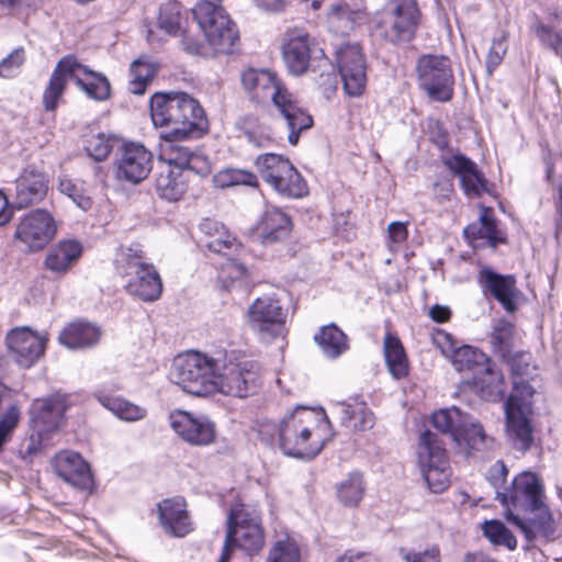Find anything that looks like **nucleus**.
<instances>
[{"mask_svg":"<svg viewBox=\"0 0 562 562\" xmlns=\"http://www.w3.org/2000/svg\"><path fill=\"white\" fill-rule=\"evenodd\" d=\"M292 231L290 216L281 209L268 206L254 227L255 237L263 245L285 239Z\"/></svg>","mask_w":562,"mask_h":562,"instance_id":"nucleus-26","label":"nucleus"},{"mask_svg":"<svg viewBox=\"0 0 562 562\" xmlns=\"http://www.w3.org/2000/svg\"><path fill=\"white\" fill-rule=\"evenodd\" d=\"M506 52V38L504 36L501 38H494L486 57V67L490 72L499 66Z\"/></svg>","mask_w":562,"mask_h":562,"instance_id":"nucleus-59","label":"nucleus"},{"mask_svg":"<svg viewBox=\"0 0 562 562\" xmlns=\"http://www.w3.org/2000/svg\"><path fill=\"white\" fill-rule=\"evenodd\" d=\"M374 425V415L373 413L366 406L364 403H358V413L353 423L351 424L352 430H368L371 429Z\"/></svg>","mask_w":562,"mask_h":562,"instance_id":"nucleus-61","label":"nucleus"},{"mask_svg":"<svg viewBox=\"0 0 562 562\" xmlns=\"http://www.w3.org/2000/svg\"><path fill=\"white\" fill-rule=\"evenodd\" d=\"M57 225L45 210L37 209L27 213L18 224L14 238L21 241L29 251H36L46 246L55 236Z\"/></svg>","mask_w":562,"mask_h":562,"instance_id":"nucleus-17","label":"nucleus"},{"mask_svg":"<svg viewBox=\"0 0 562 562\" xmlns=\"http://www.w3.org/2000/svg\"><path fill=\"white\" fill-rule=\"evenodd\" d=\"M200 228L210 236L205 245L213 252L226 254L227 249H232L236 245V238L232 237L225 227L215 221L204 220Z\"/></svg>","mask_w":562,"mask_h":562,"instance_id":"nucleus-44","label":"nucleus"},{"mask_svg":"<svg viewBox=\"0 0 562 562\" xmlns=\"http://www.w3.org/2000/svg\"><path fill=\"white\" fill-rule=\"evenodd\" d=\"M101 404L112 412L117 418L125 422H136L143 419L146 409L123 397L103 396L100 397Z\"/></svg>","mask_w":562,"mask_h":562,"instance_id":"nucleus-47","label":"nucleus"},{"mask_svg":"<svg viewBox=\"0 0 562 562\" xmlns=\"http://www.w3.org/2000/svg\"><path fill=\"white\" fill-rule=\"evenodd\" d=\"M81 244L77 240H61L52 247L45 258V268L53 273L64 274L80 258Z\"/></svg>","mask_w":562,"mask_h":562,"instance_id":"nucleus-34","label":"nucleus"},{"mask_svg":"<svg viewBox=\"0 0 562 562\" xmlns=\"http://www.w3.org/2000/svg\"><path fill=\"white\" fill-rule=\"evenodd\" d=\"M434 342L452 362L457 371L471 372L472 378L490 360L484 352L476 348L468 345L459 346L452 335L443 330H439L435 335Z\"/></svg>","mask_w":562,"mask_h":562,"instance_id":"nucleus-19","label":"nucleus"},{"mask_svg":"<svg viewBox=\"0 0 562 562\" xmlns=\"http://www.w3.org/2000/svg\"><path fill=\"white\" fill-rule=\"evenodd\" d=\"M467 414L456 406L439 409L432 415V425L442 435L449 436L452 441L460 439V431L464 427Z\"/></svg>","mask_w":562,"mask_h":562,"instance_id":"nucleus-39","label":"nucleus"},{"mask_svg":"<svg viewBox=\"0 0 562 562\" xmlns=\"http://www.w3.org/2000/svg\"><path fill=\"white\" fill-rule=\"evenodd\" d=\"M464 427L461 429L460 439L454 442L464 450H479L484 446L485 432L483 427L474 422L472 417L467 415L464 419Z\"/></svg>","mask_w":562,"mask_h":562,"instance_id":"nucleus-49","label":"nucleus"},{"mask_svg":"<svg viewBox=\"0 0 562 562\" xmlns=\"http://www.w3.org/2000/svg\"><path fill=\"white\" fill-rule=\"evenodd\" d=\"M245 136L248 143L256 148H268L276 142L272 131L263 125H256L251 128H246Z\"/></svg>","mask_w":562,"mask_h":562,"instance_id":"nucleus-55","label":"nucleus"},{"mask_svg":"<svg viewBox=\"0 0 562 562\" xmlns=\"http://www.w3.org/2000/svg\"><path fill=\"white\" fill-rule=\"evenodd\" d=\"M474 386L481 396L487 401H497L503 392V375L495 369V364L488 360L472 378Z\"/></svg>","mask_w":562,"mask_h":562,"instance_id":"nucleus-35","label":"nucleus"},{"mask_svg":"<svg viewBox=\"0 0 562 562\" xmlns=\"http://www.w3.org/2000/svg\"><path fill=\"white\" fill-rule=\"evenodd\" d=\"M265 543L259 515L237 504L231 508L221 557L217 562H228L232 552L240 549L249 555L258 553Z\"/></svg>","mask_w":562,"mask_h":562,"instance_id":"nucleus-8","label":"nucleus"},{"mask_svg":"<svg viewBox=\"0 0 562 562\" xmlns=\"http://www.w3.org/2000/svg\"><path fill=\"white\" fill-rule=\"evenodd\" d=\"M48 190L46 175L34 166H27L15 180L14 204L18 209L27 207L44 199Z\"/></svg>","mask_w":562,"mask_h":562,"instance_id":"nucleus-25","label":"nucleus"},{"mask_svg":"<svg viewBox=\"0 0 562 562\" xmlns=\"http://www.w3.org/2000/svg\"><path fill=\"white\" fill-rule=\"evenodd\" d=\"M468 243L480 248L490 246L496 248L497 245L506 243V238L499 232L496 221L487 209H484L477 221L469 224L463 231Z\"/></svg>","mask_w":562,"mask_h":562,"instance_id":"nucleus-30","label":"nucleus"},{"mask_svg":"<svg viewBox=\"0 0 562 562\" xmlns=\"http://www.w3.org/2000/svg\"><path fill=\"white\" fill-rule=\"evenodd\" d=\"M192 14L215 52L234 53L239 41V32L221 5L211 1H201L193 8Z\"/></svg>","mask_w":562,"mask_h":562,"instance_id":"nucleus-11","label":"nucleus"},{"mask_svg":"<svg viewBox=\"0 0 562 562\" xmlns=\"http://www.w3.org/2000/svg\"><path fill=\"white\" fill-rule=\"evenodd\" d=\"M155 127H167L166 140H183L202 136L207 130V119L199 101L186 92H156L149 102Z\"/></svg>","mask_w":562,"mask_h":562,"instance_id":"nucleus-2","label":"nucleus"},{"mask_svg":"<svg viewBox=\"0 0 562 562\" xmlns=\"http://www.w3.org/2000/svg\"><path fill=\"white\" fill-rule=\"evenodd\" d=\"M254 164L261 179L271 188L292 165L286 157L274 153L259 155Z\"/></svg>","mask_w":562,"mask_h":562,"instance_id":"nucleus-38","label":"nucleus"},{"mask_svg":"<svg viewBox=\"0 0 562 562\" xmlns=\"http://www.w3.org/2000/svg\"><path fill=\"white\" fill-rule=\"evenodd\" d=\"M404 559L406 562H440V551L431 547L423 552H407Z\"/></svg>","mask_w":562,"mask_h":562,"instance_id":"nucleus-62","label":"nucleus"},{"mask_svg":"<svg viewBox=\"0 0 562 562\" xmlns=\"http://www.w3.org/2000/svg\"><path fill=\"white\" fill-rule=\"evenodd\" d=\"M366 491L362 474L353 472L337 485V497L348 507H356L363 497Z\"/></svg>","mask_w":562,"mask_h":562,"instance_id":"nucleus-45","label":"nucleus"},{"mask_svg":"<svg viewBox=\"0 0 562 562\" xmlns=\"http://www.w3.org/2000/svg\"><path fill=\"white\" fill-rule=\"evenodd\" d=\"M21 418V411L16 404L10 405L0 417V452L4 445L11 439Z\"/></svg>","mask_w":562,"mask_h":562,"instance_id":"nucleus-52","label":"nucleus"},{"mask_svg":"<svg viewBox=\"0 0 562 562\" xmlns=\"http://www.w3.org/2000/svg\"><path fill=\"white\" fill-rule=\"evenodd\" d=\"M530 414L531 412L505 411L507 439L516 450L521 452H526L533 441Z\"/></svg>","mask_w":562,"mask_h":562,"instance_id":"nucleus-32","label":"nucleus"},{"mask_svg":"<svg viewBox=\"0 0 562 562\" xmlns=\"http://www.w3.org/2000/svg\"><path fill=\"white\" fill-rule=\"evenodd\" d=\"M384 358L391 375L401 380L408 374V361L401 340L387 333L384 337Z\"/></svg>","mask_w":562,"mask_h":562,"instance_id":"nucleus-37","label":"nucleus"},{"mask_svg":"<svg viewBox=\"0 0 562 562\" xmlns=\"http://www.w3.org/2000/svg\"><path fill=\"white\" fill-rule=\"evenodd\" d=\"M216 393L245 398L260 387V367L257 362L240 358L235 351L222 350Z\"/></svg>","mask_w":562,"mask_h":562,"instance_id":"nucleus-10","label":"nucleus"},{"mask_svg":"<svg viewBox=\"0 0 562 562\" xmlns=\"http://www.w3.org/2000/svg\"><path fill=\"white\" fill-rule=\"evenodd\" d=\"M55 473L65 482L79 490H90L93 477L88 462L75 451L57 453L53 460Z\"/></svg>","mask_w":562,"mask_h":562,"instance_id":"nucleus-24","label":"nucleus"},{"mask_svg":"<svg viewBox=\"0 0 562 562\" xmlns=\"http://www.w3.org/2000/svg\"><path fill=\"white\" fill-rule=\"evenodd\" d=\"M315 46L314 40L303 31L294 30L286 34L282 59L291 75L301 76L307 71Z\"/></svg>","mask_w":562,"mask_h":562,"instance_id":"nucleus-23","label":"nucleus"},{"mask_svg":"<svg viewBox=\"0 0 562 562\" xmlns=\"http://www.w3.org/2000/svg\"><path fill=\"white\" fill-rule=\"evenodd\" d=\"M336 56L346 93L350 97L361 95L367 83V65L361 47L347 43L338 48Z\"/></svg>","mask_w":562,"mask_h":562,"instance_id":"nucleus-16","label":"nucleus"},{"mask_svg":"<svg viewBox=\"0 0 562 562\" xmlns=\"http://www.w3.org/2000/svg\"><path fill=\"white\" fill-rule=\"evenodd\" d=\"M25 60L24 49L16 48L0 60V77H14Z\"/></svg>","mask_w":562,"mask_h":562,"instance_id":"nucleus-57","label":"nucleus"},{"mask_svg":"<svg viewBox=\"0 0 562 562\" xmlns=\"http://www.w3.org/2000/svg\"><path fill=\"white\" fill-rule=\"evenodd\" d=\"M389 238L393 244L401 245L408 237V229L406 223L392 222L387 226Z\"/></svg>","mask_w":562,"mask_h":562,"instance_id":"nucleus-64","label":"nucleus"},{"mask_svg":"<svg viewBox=\"0 0 562 562\" xmlns=\"http://www.w3.org/2000/svg\"><path fill=\"white\" fill-rule=\"evenodd\" d=\"M535 378H513V391L504 403L505 411L532 412V397L536 389L530 384Z\"/></svg>","mask_w":562,"mask_h":562,"instance_id":"nucleus-40","label":"nucleus"},{"mask_svg":"<svg viewBox=\"0 0 562 562\" xmlns=\"http://www.w3.org/2000/svg\"><path fill=\"white\" fill-rule=\"evenodd\" d=\"M241 83L252 100L257 102L272 101L289 131L288 142L292 146H296L300 134L313 126V117L280 83L277 75L268 69L251 68L243 72Z\"/></svg>","mask_w":562,"mask_h":562,"instance_id":"nucleus-3","label":"nucleus"},{"mask_svg":"<svg viewBox=\"0 0 562 562\" xmlns=\"http://www.w3.org/2000/svg\"><path fill=\"white\" fill-rule=\"evenodd\" d=\"M508 470L497 461L488 471V481L495 490V499L505 508L506 519L517 527L528 542L538 536L549 538L555 531L552 514L546 503L541 480L532 472H522L505 486Z\"/></svg>","mask_w":562,"mask_h":562,"instance_id":"nucleus-1","label":"nucleus"},{"mask_svg":"<svg viewBox=\"0 0 562 562\" xmlns=\"http://www.w3.org/2000/svg\"><path fill=\"white\" fill-rule=\"evenodd\" d=\"M416 69L419 86L431 100L448 102L452 99L454 77L449 57L423 55L417 60Z\"/></svg>","mask_w":562,"mask_h":562,"instance_id":"nucleus-13","label":"nucleus"},{"mask_svg":"<svg viewBox=\"0 0 562 562\" xmlns=\"http://www.w3.org/2000/svg\"><path fill=\"white\" fill-rule=\"evenodd\" d=\"M221 357L222 350H189L181 353L173 360L171 380L191 395H213L216 393Z\"/></svg>","mask_w":562,"mask_h":562,"instance_id":"nucleus-6","label":"nucleus"},{"mask_svg":"<svg viewBox=\"0 0 562 562\" xmlns=\"http://www.w3.org/2000/svg\"><path fill=\"white\" fill-rule=\"evenodd\" d=\"M325 357L336 359L348 350V338L335 324L323 326L314 336Z\"/></svg>","mask_w":562,"mask_h":562,"instance_id":"nucleus-36","label":"nucleus"},{"mask_svg":"<svg viewBox=\"0 0 562 562\" xmlns=\"http://www.w3.org/2000/svg\"><path fill=\"white\" fill-rule=\"evenodd\" d=\"M420 20L416 0H387L376 16L375 30L385 42L401 45L415 38Z\"/></svg>","mask_w":562,"mask_h":562,"instance_id":"nucleus-9","label":"nucleus"},{"mask_svg":"<svg viewBox=\"0 0 562 562\" xmlns=\"http://www.w3.org/2000/svg\"><path fill=\"white\" fill-rule=\"evenodd\" d=\"M58 188L61 193L68 195L81 210L87 211L91 207L92 202L90 198L79 193L77 187L70 180H60Z\"/></svg>","mask_w":562,"mask_h":562,"instance_id":"nucleus-58","label":"nucleus"},{"mask_svg":"<svg viewBox=\"0 0 562 562\" xmlns=\"http://www.w3.org/2000/svg\"><path fill=\"white\" fill-rule=\"evenodd\" d=\"M101 337V330L89 322L68 324L58 336L59 342L68 349L78 350L95 346Z\"/></svg>","mask_w":562,"mask_h":562,"instance_id":"nucleus-31","label":"nucleus"},{"mask_svg":"<svg viewBox=\"0 0 562 562\" xmlns=\"http://www.w3.org/2000/svg\"><path fill=\"white\" fill-rule=\"evenodd\" d=\"M272 190L288 199H300L307 194V186L301 173L291 165L272 186Z\"/></svg>","mask_w":562,"mask_h":562,"instance_id":"nucleus-42","label":"nucleus"},{"mask_svg":"<svg viewBox=\"0 0 562 562\" xmlns=\"http://www.w3.org/2000/svg\"><path fill=\"white\" fill-rule=\"evenodd\" d=\"M69 79L74 80L90 99L104 101L110 97V82L103 75L80 64L76 56L67 55L56 64L44 90L45 110L54 111L57 108Z\"/></svg>","mask_w":562,"mask_h":562,"instance_id":"nucleus-4","label":"nucleus"},{"mask_svg":"<svg viewBox=\"0 0 562 562\" xmlns=\"http://www.w3.org/2000/svg\"><path fill=\"white\" fill-rule=\"evenodd\" d=\"M187 14L178 1H168L160 7L158 25L166 33L178 36L184 33Z\"/></svg>","mask_w":562,"mask_h":562,"instance_id":"nucleus-41","label":"nucleus"},{"mask_svg":"<svg viewBox=\"0 0 562 562\" xmlns=\"http://www.w3.org/2000/svg\"><path fill=\"white\" fill-rule=\"evenodd\" d=\"M515 327L512 323L501 319L495 325L492 333V341L502 352H507L514 342Z\"/></svg>","mask_w":562,"mask_h":562,"instance_id":"nucleus-53","label":"nucleus"},{"mask_svg":"<svg viewBox=\"0 0 562 562\" xmlns=\"http://www.w3.org/2000/svg\"><path fill=\"white\" fill-rule=\"evenodd\" d=\"M358 403L359 402L356 400L353 405L346 402L337 403L335 405V408L340 415L342 425L348 428H351V424L358 413Z\"/></svg>","mask_w":562,"mask_h":562,"instance_id":"nucleus-63","label":"nucleus"},{"mask_svg":"<svg viewBox=\"0 0 562 562\" xmlns=\"http://www.w3.org/2000/svg\"><path fill=\"white\" fill-rule=\"evenodd\" d=\"M213 183L216 188H229L245 186L258 188L259 181L256 173L240 168H223L213 176Z\"/></svg>","mask_w":562,"mask_h":562,"instance_id":"nucleus-43","label":"nucleus"},{"mask_svg":"<svg viewBox=\"0 0 562 562\" xmlns=\"http://www.w3.org/2000/svg\"><path fill=\"white\" fill-rule=\"evenodd\" d=\"M153 169V154L139 143H123L114 160L115 178L132 184L145 180Z\"/></svg>","mask_w":562,"mask_h":562,"instance_id":"nucleus-15","label":"nucleus"},{"mask_svg":"<svg viewBox=\"0 0 562 562\" xmlns=\"http://www.w3.org/2000/svg\"><path fill=\"white\" fill-rule=\"evenodd\" d=\"M114 266L116 272L125 279L124 289L128 294L144 302H154L160 297L162 281L139 245L121 247L115 255Z\"/></svg>","mask_w":562,"mask_h":562,"instance_id":"nucleus-7","label":"nucleus"},{"mask_svg":"<svg viewBox=\"0 0 562 562\" xmlns=\"http://www.w3.org/2000/svg\"><path fill=\"white\" fill-rule=\"evenodd\" d=\"M484 536L496 546H504L509 550L517 547L515 536L498 520L485 521L482 526Z\"/></svg>","mask_w":562,"mask_h":562,"instance_id":"nucleus-50","label":"nucleus"},{"mask_svg":"<svg viewBox=\"0 0 562 562\" xmlns=\"http://www.w3.org/2000/svg\"><path fill=\"white\" fill-rule=\"evenodd\" d=\"M477 282L483 294L494 297L506 312L514 313L517 310V301L521 293L515 276L501 274L484 267L479 271Z\"/></svg>","mask_w":562,"mask_h":562,"instance_id":"nucleus-20","label":"nucleus"},{"mask_svg":"<svg viewBox=\"0 0 562 562\" xmlns=\"http://www.w3.org/2000/svg\"><path fill=\"white\" fill-rule=\"evenodd\" d=\"M441 162L451 175L459 178L467 196L477 198L487 191V180L477 165L461 153L445 154Z\"/></svg>","mask_w":562,"mask_h":562,"instance_id":"nucleus-21","label":"nucleus"},{"mask_svg":"<svg viewBox=\"0 0 562 562\" xmlns=\"http://www.w3.org/2000/svg\"><path fill=\"white\" fill-rule=\"evenodd\" d=\"M536 34L540 42L550 49L558 52L562 48V36L552 27L540 24L536 29Z\"/></svg>","mask_w":562,"mask_h":562,"instance_id":"nucleus-60","label":"nucleus"},{"mask_svg":"<svg viewBox=\"0 0 562 562\" xmlns=\"http://www.w3.org/2000/svg\"><path fill=\"white\" fill-rule=\"evenodd\" d=\"M247 277V268L236 260H228L220 272V278L223 282H227V288L233 286L235 282L246 280Z\"/></svg>","mask_w":562,"mask_h":562,"instance_id":"nucleus-56","label":"nucleus"},{"mask_svg":"<svg viewBox=\"0 0 562 562\" xmlns=\"http://www.w3.org/2000/svg\"><path fill=\"white\" fill-rule=\"evenodd\" d=\"M5 341L15 361L21 367L30 368L44 355L47 337L29 327H18L7 334Z\"/></svg>","mask_w":562,"mask_h":562,"instance_id":"nucleus-22","label":"nucleus"},{"mask_svg":"<svg viewBox=\"0 0 562 562\" xmlns=\"http://www.w3.org/2000/svg\"><path fill=\"white\" fill-rule=\"evenodd\" d=\"M418 465L432 493L443 492L450 483V469L443 442L438 435L426 430L418 442Z\"/></svg>","mask_w":562,"mask_h":562,"instance_id":"nucleus-12","label":"nucleus"},{"mask_svg":"<svg viewBox=\"0 0 562 562\" xmlns=\"http://www.w3.org/2000/svg\"><path fill=\"white\" fill-rule=\"evenodd\" d=\"M323 409L296 406L285 415L278 427L279 447L285 456L299 459H313L323 449L324 441L314 439L313 431L319 422L326 419Z\"/></svg>","mask_w":562,"mask_h":562,"instance_id":"nucleus-5","label":"nucleus"},{"mask_svg":"<svg viewBox=\"0 0 562 562\" xmlns=\"http://www.w3.org/2000/svg\"><path fill=\"white\" fill-rule=\"evenodd\" d=\"M509 367L513 378H533L536 366L532 363V356L530 352H518L512 357Z\"/></svg>","mask_w":562,"mask_h":562,"instance_id":"nucleus-54","label":"nucleus"},{"mask_svg":"<svg viewBox=\"0 0 562 562\" xmlns=\"http://www.w3.org/2000/svg\"><path fill=\"white\" fill-rule=\"evenodd\" d=\"M167 142L169 144L165 147L164 151L169 162L168 166L184 172L192 171L200 177L210 175L211 165L204 155L194 148L177 143L178 140Z\"/></svg>","mask_w":562,"mask_h":562,"instance_id":"nucleus-28","label":"nucleus"},{"mask_svg":"<svg viewBox=\"0 0 562 562\" xmlns=\"http://www.w3.org/2000/svg\"><path fill=\"white\" fill-rule=\"evenodd\" d=\"M67 407V397L61 394L37 398L31 408L32 422L40 431L55 430L60 426Z\"/></svg>","mask_w":562,"mask_h":562,"instance_id":"nucleus-29","label":"nucleus"},{"mask_svg":"<svg viewBox=\"0 0 562 562\" xmlns=\"http://www.w3.org/2000/svg\"><path fill=\"white\" fill-rule=\"evenodd\" d=\"M156 66L147 58L139 57L131 65L130 91L134 94H143L147 86L156 75Z\"/></svg>","mask_w":562,"mask_h":562,"instance_id":"nucleus-46","label":"nucleus"},{"mask_svg":"<svg viewBox=\"0 0 562 562\" xmlns=\"http://www.w3.org/2000/svg\"><path fill=\"white\" fill-rule=\"evenodd\" d=\"M286 311L276 295H263L256 299L248 308L250 327L260 333L277 337L283 334Z\"/></svg>","mask_w":562,"mask_h":562,"instance_id":"nucleus-18","label":"nucleus"},{"mask_svg":"<svg viewBox=\"0 0 562 562\" xmlns=\"http://www.w3.org/2000/svg\"><path fill=\"white\" fill-rule=\"evenodd\" d=\"M158 517L165 532L172 537H184L192 531L187 503L182 497L167 498L158 504Z\"/></svg>","mask_w":562,"mask_h":562,"instance_id":"nucleus-27","label":"nucleus"},{"mask_svg":"<svg viewBox=\"0 0 562 562\" xmlns=\"http://www.w3.org/2000/svg\"><path fill=\"white\" fill-rule=\"evenodd\" d=\"M266 562H300V551L289 537L274 542Z\"/></svg>","mask_w":562,"mask_h":562,"instance_id":"nucleus-51","label":"nucleus"},{"mask_svg":"<svg viewBox=\"0 0 562 562\" xmlns=\"http://www.w3.org/2000/svg\"><path fill=\"white\" fill-rule=\"evenodd\" d=\"M168 419L177 436L190 446L205 447L215 441L216 426L204 414L177 409L169 414Z\"/></svg>","mask_w":562,"mask_h":562,"instance_id":"nucleus-14","label":"nucleus"},{"mask_svg":"<svg viewBox=\"0 0 562 562\" xmlns=\"http://www.w3.org/2000/svg\"><path fill=\"white\" fill-rule=\"evenodd\" d=\"M120 140L114 135L98 133L86 140L85 149L95 161L105 160Z\"/></svg>","mask_w":562,"mask_h":562,"instance_id":"nucleus-48","label":"nucleus"},{"mask_svg":"<svg viewBox=\"0 0 562 562\" xmlns=\"http://www.w3.org/2000/svg\"><path fill=\"white\" fill-rule=\"evenodd\" d=\"M188 175L183 170L167 166L156 177L155 192L168 202H177L188 190Z\"/></svg>","mask_w":562,"mask_h":562,"instance_id":"nucleus-33","label":"nucleus"}]
</instances>
